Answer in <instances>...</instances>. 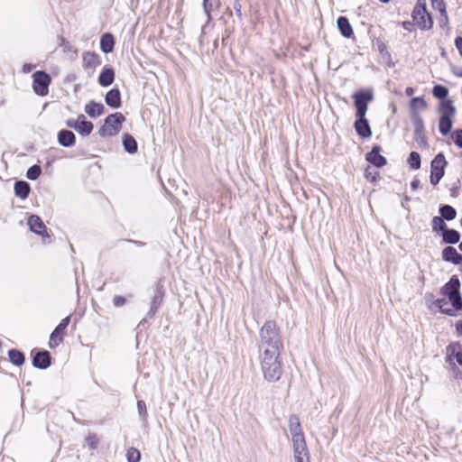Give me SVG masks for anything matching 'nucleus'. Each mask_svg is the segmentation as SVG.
<instances>
[{
    "label": "nucleus",
    "instance_id": "f257e3e1",
    "mask_svg": "<svg viewBox=\"0 0 462 462\" xmlns=\"http://www.w3.org/2000/svg\"><path fill=\"white\" fill-rule=\"evenodd\" d=\"M460 281L453 275L440 289L441 299H437L433 304L442 313L454 317L462 310V296L460 293Z\"/></svg>",
    "mask_w": 462,
    "mask_h": 462
},
{
    "label": "nucleus",
    "instance_id": "f03ea898",
    "mask_svg": "<svg viewBox=\"0 0 462 462\" xmlns=\"http://www.w3.org/2000/svg\"><path fill=\"white\" fill-rule=\"evenodd\" d=\"M356 109L355 129L357 134L363 138H368L372 135V131L368 121L365 119V114L368 103L373 99V94L369 90L356 92L353 97Z\"/></svg>",
    "mask_w": 462,
    "mask_h": 462
},
{
    "label": "nucleus",
    "instance_id": "7ed1b4c3",
    "mask_svg": "<svg viewBox=\"0 0 462 462\" xmlns=\"http://www.w3.org/2000/svg\"><path fill=\"white\" fill-rule=\"evenodd\" d=\"M260 359L264 378L269 382L278 381L282 374L280 348H265Z\"/></svg>",
    "mask_w": 462,
    "mask_h": 462
},
{
    "label": "nucleus",
    "instance_id": "20e7f679",
    "mask_svg": "<svg viewBox=\"0 0 462 462\" xmlns=\"http://www.w3.org/2000/svg\"><path fill=\"white\" fill-rule=\"evenodd\" d=\"M411 18L413 24L421 31H428L433 27V18L427 9L426 0H417L411 12Z\"/></svg>",
    "mask_w": 462,
    "mask_h": 462
},
{
    "label": "nucleus",
    "instance_id": "39448f33",
    "mask_svg": "<svg viewBox=\"0 0 462 462\" xmlns=\"http://www.w3.org/2000/svg\"><path fill=\"white\" fill-rule=\"evenodd\" d=\"M439 112L440 114L439 121V129L443 135H448L453 125V117L456 115V107L451 99H446L439 102Z\"/></svg>",
    "mask_w": 462,
    "mask_h": 462
},
{
    "label": "nucleus",
    "instance_id": "423d86ee",
    "mask_svg": "<svg viewBox=\"0 0 462 462\" xmlns=\"http://www.w3.org/2000/svg\"><path fill=\"white\" fill-rule=\"evenodd\" d=\"M125 120V117L120 112L109 115L105 119L104 125L98 130L99 135L102 137L116 135L120 132Z\"/></svg>",
    "mask_w": 462,
    "mask_h": 462
},
{
    "label": "nucleus",
    "instance_id": "0eeeda50",
    "mask_svg": "<svg viewBox=\"0 0 462 462\" xmlns=\"http://www.w3.org/2000/svg\"><path fill=\"white\" fill-rule=\"evenodd\" d=\"M262 344L274 346L280 343V331L275 321L268 320L260 329Z\"/></svg>",
    "mask_w": 462,
    "mask_h": 462
},
{
    "label": "nucleus",
    "instance_id": "6e6552de",
    "mask_svg": "<svg viewBox=\"0 0 462 462\" xmlns=\"http://www.w3.org/2000/svg\"><path fill=\"white\" fill-rule=\"evenodd\" d=\"M51 84V77L47 72L38 70L32 74V89L36 95L46 97Z\"/></svg>",
    "mask_w": 462,
    "mask_h": 462
},
{
    "label": "nucleus",
    "instance_id": "1a4fd4ad",
    "mask_svg": "<svg viewBox=\"0 0 462 462\" xmlns=\"http://www.w3.org/2000/svg\"><path fill=\"white\" fill-rule=\"evenodd\" d=\"M448 162L442 152L438 153L430 163V180L433 186H436L445 174V168Z\"/></svg>",
    "mask_w": 462,
    "mask_h": 462
},
{
    "label": "nucleus",
    "instance_id": "9d476101",
    "mask_svg": "<svg viewBox=\"0 0 462 462\" xmlns=\"http://www.w3.org/2000/svg\"><path fill=\"white\" fill-rule=\"evenodd\" d=\"M32 365L41 370L47 369L51 365V353L45 349L32 348L31 351Z\"/></svg>",
    "mask_w": 462,
    "mask_h": 462
},
{
    "label": "nucleus",
    "instance_id": "9b49d317",
    "mask_svg": "<svg viewBox=\"0 0 462 462\" xmlns=\"http://www.w3.org/2000/svg\"><path fill=\"white\" fill-rule=\"evenodd\" d=\"M289 430L291 434L292 445L306 443L304 434L301 430L300 421L296 414H291L289 418Z\"/></svg>",
    "mask_w": 462,
    "mask_h": 462
},
{
    "label": "nucleus",
    "instance_id": "f8f14e48",
    "mask_svg": "<svg viewBox=\"0 0 462 462\" xmlns=\"http://www.w3.org/2000/svg\"><path fill=\"white\" fill-rule=\"evenodd\" d=\"M70 322V317L68 316L62 319L60 324L56 327L50 337V346H58L63 342V337L66 335V329Z\"/></svg>",
    "mask_w": 462,
    "mask_h": 462
},
{
    "label": "nucleus",
    "instance_id": "ddd939ff",
    "mask_svg": "<svg viewBox=\"0 0 462 462\" xmlns=\"http://www.w3.org/2000/svg\"><path fill=\"white\" fill-rule=\"evenodd\" d=\"M28 226L32 232L42 236V238H43V239L50 238V236L47 232V227L39 216L32 215L28 218Z\"/></svg>",
    "mask_w": 462,
    "mask_h": 462
},
{
    "label": "nucleus",
    "instance_id": "4468645a",
    "mask_svg": "<svg viewBox=\"0 0 462 462\" xmlns=\"http://www.w3.org/2000/svg\"><path fill=\"white\" fill-rule=\"evenodd\" d=\"M382 148L374 145L371 152L365 154V160L376 168H383L387 164V160L381 154Z\"/></svg>",
    "mask_w": 462,
    "mask_h": 462
},
{
    "label": "nucleus",
    "instance_id": "2eb2a0df",
    "mask_svg": "<svg viewBox=\"0 0 462 462\" xmlns=\"http://www.w3.org/2000/svg\"><path fill=\"white\" fill-rule=\"evenodd\" d=\"M80 118L82 120H68L67 125L83 135L90 134L94 127L93 124L90 121L85 120L84 116H81Z\"/></svg>",
    "mask_w": 462,
    "mask_h": 462
},
{
    "label": "nucleus",
    "instance_id": "dca6fc26",
    "mask_svg": "<svg viewBox=\"0 0 462 462\" xmlns=\"http://www.w3.org/2000/svg\"><path fill=\"white\" fill-rule=\"evenodd\" d=\"M101 65L100 56L95 51H86L82 55V66L85 70H95Z\"/></svg>",
    "mask_w": 462,
    "mask_h": 462
},
{
    "label": "nucleus",
    "instance_id": "f3484780",
    "mask_svg": "<svg viewBox=\"0 0 462 462\" xmlns=\"http://www.w3.org/2000/svg\"><path fill=\"white\" fill-rule=\"evenodd\" d=\"M165 290L162 284L158 283L155 288L154 295L152 298L150 312L155 314L163 302Z\"/></svg>",
    "mask_w": 462,
    "mask_h": 462
},
{
    "label": "nucleus",
    "instance_id": "a211bd4d",
    "mask_svg": "<svg viewBox=\"0 0 462 462\" xmlns=\"http://www.w3.org/2000/svg\"><path fill=\"white\" fill-rule=\"evenodd\" d=\"M442 259L456 265L462 263V255L453 246H447L442 250Z\"/></svg>",
    "mask_w": 462,
    "mask_h": 462
},
{
    "label": "nucleus",
    "instance_id": "6ab92c4d",
    "mask_svg": "<svg viewBox=\"0 0 462 462\" xmlns=\"http://www.w3.org/2000/svg\"><path fill=\"white\" fill-rule=\"evenodd\" d=\"M292 446L295 462H310V453L306 443L294 444Z\"/></svg>",
    "mask_w": 462,
    "mask_h": 462
},
{
    "label": "nucleus",
    "instance_id": "aec40b11",
    "mask_svg": "<svg viewBox=\"0 0 462 462\" xmlns=\"http://www.w3.org/2000/svg\"><path fill=\"white\" fill-rule=\"evenodd\" d=\"M107 106L113 108H118L122 105L121 93L118 88L110 89L105 97Z\"/></svg>",
    "mask_w": 462,
    "mask_h": 462
},
{
    "label": "nucleus",
    "instance_id": "412c9836",
    "mask_svg": "<svg viewBox=\"0 0 462 462\" xmlns=\"http://www.w3.org/2000/svg\"><path fill=\"white\" fill-rule=\"evenodd\" d=\"M337 27L341 34L346 38H351L354 35L353 28L349 20L346 16H340L337 21Z\"/></svg>",
    "mask_w": 462,
    "mask_h": 462
},
{
    "label": "nucleus",
    "instance_id": "4be33fe9",
    "mask_svg": "<svg viewBox=\"0 0 462 462\" xmlns=\"http://www.w3.org/2000/svg\"><path fill=\"white\" fill-rule=\"evenodd\" d=\"M115 47V38L112 33L106 32L101 36L100 49L104 53H110Z\"/></svg>",
    "mask_w": 462,
    "mask_h": 462
},
{
    "label": "nucleus",
    "instance_id": "5701e85b",
    "mask_svg": "<svg viewBox=\"0 0 462 462\" xmlns=\"http://www.w3.org/2000/svg\"><path fill=\"white\" fill-rule=\"evenodd\" d=\"M115 80V70L112 68H104L98 77V83L102 87L110 86Z\"/></svg>",
    "mask_w": 462,
    "mask_h": 462
},
{
    "label": "nucleus",
    "instance_id": "b1692460",
    "mask_svg": "<svg viewBox=\"0 0 462 462\" xmlns=\"http://www.w3.org/2000/svg\"><path fill=\"white\" fill-rule=\"evenodd\" d=\"M59 143L64 147H69L75 144V134L69 130H61L58 134Z\"/></svg>",
    "mask_w": 462,
    "mask_h": 462
},
{
    "label": "nucleus",
    "instance_id": "393cba45",
    "mask_svg": "<svg viewBox=\"0 0 462 462\" xmlns=\"http://www.w3.org/2000/svg\"><path fill=\"white\" fill-rule=\"evenodd\" d=\"M431 6L433 9L437 10L440 14V23H444L447 24L448 23V16L447 13V6L444 0H430Z\"/></svg>",
    "mask_w": 462,
    "mask_h": 462
},
{
    "label": "nucleus",
    "instance_id": "a878e982",
    "mask_svg": "<svg viewBox=\"0 0 462 462\" xmlns=\"http://www.w3.org/2000/svg\"><path fill=\"white\" fill-rule=\"evenodd\" d=\"M104 106L101 103H97L95 101H90L85 106V112L90 117H97L104 113Z\"/></svg>",
    "mask_w": 462,
    "mask_h": 462
},
{
    "label": "nucleus",
    "instance_id": "bb28decb",
    "mask_svg": "<svg viewBox=\"0 0 462 462\" xmlns=\"http://www.w3.org/2000/svg\"><path fill=\"white\" fill-rule=\"evenodd\" d=\"M123 145L125 150L129 153H135L137 152V143L130 134L123 135Z\"/></svg>",
    "mask_w": 462,
    "mask_h": 462
},
{
    "label": "nucleus",
    "instance_id": "cd10ccee",
    "mask_svg": "<svg viewBox=\"0 0 462 462\" xmlns=\"http://www.w3.org/2000/svg\"><path fill=\"white\" fill-rule=\"evenodd\" d=\"M30 185L26 181H17L14 184V192L15 195L22 199H26L30 194Z\"/></svg>",
    "mask_w": 462,
    "mask_h": 462
},
{
    "label": "nucleus",
    "instance_id": "c85d7f7f",
    "mask_svg": "<svg viewBox=\"0 0 462 462\" xmlns=\"http://www.w3.org/2000/svg\"><path fill=\"white\" fill-rule=\"evenodd\" d=\"M442 239L446 244H457L459 242L460 234L455 229H445L442 232Z\"/></svg>",
    "mask_w": 462,
    "mask_h": 462
},
{
    "label": "nucleus",
    "instance_id": "c756f323",
    "mask_svg": "<svg viewBox=\"0 0 462 462\" xmlns=\"http://www.w3.org/2000/svg\"><path fill=\"white\" fill-rule=\"evenodd\" d=\"M8 356L10 362H12L14 365L17 366L22 365L25 360L23 353L16 348H10V350L8 351Z\"/></svg>",
    "mask_w": 462,
    "mask_h": 462
},
{
    "label": "nucleus",
    "instance_id": "7c9ffc66",
    "mask_svg": "<svg viewBox=\"0 0 462 462\" xmlns=\"http://www.w3.org/2000/svg\"><path fill=\"white\" fill-rule=\"evenodd\" d=\"M364 177L367 181L375 183L378 180H380L381 175L379 171L371 166H366L364 171Z\"/></svg>",
    "mask_w": 462,
    "mask_h": 462
},
{
    "label": "nucleus",
    "instance_id": "2f4dec72",
    "mask_svg": "<svg viewBox=\"0 0 462 462\" xmlns=\"http://www.w3.org/2000/svg\"><path fill=\"white\" fill-rule=\"evenodd\" d=\"M457 348H450V353L447 355L446 362L450 365H455L454 360L459 365H462V351H456ZM449 350V348H448Z\"/></svg>",
    "mask_w": 462,
    "mask_h": 462
},
{
    "label": "nucleus",
    "instance_id": "473e14b6",
    "mask_svg": "<svg viewBox=\"0 0 462 462\" xmlns=\"http://www.w3.org/2000/svg\"><path fill=\"white\" fill-rule=\"evenodd\" d=\"M439 213L441 215L440 217L448 221L455 219V217L457 216L456 209L449 205H445V206L441 207L439 208Z\"/></svg>",
    "mask_w": 462,
    "mask_h": 462
},
{
    "label": "nucleus",
    "instance_id": "72a5a7b5",
    "mask_svg": "<svg viewBox=\"0 0 462 462\" xmlns=\"http://www.w3.org/2000/svg\"><path fill=\"white\" fill-rule=\"evenodd\" d=\"M445 219L442 218L441 217H433L432 220H431V226H432V231L434 233H439L440 231H444L447 227V225L444 221Z\"/></svg>",
    "mask_w": 462,
    "mask_h": 462
},
{
    "label": "nucleus",
    "instance_id": "f704fd0d",
    "mask_svg": "<svg viewBox=\"0 0 462 462\" xmlns=\"http://www.w3.org/2000/svg\"><path fill=\"white\" fill-rule=\"evenodd\" d=\"M433 96L441 101L448 99V89L445 86L436 85L432 90Z\"/></svg>",
    "mask_w": 462,
    "mask_h": 462
},
{
    "label": "nucleus",
    "instance_id": "c9c22d12",
    "mask_svg": "<svg viewBox=\"0 0 462 462\" xmlns=\"http://www.w3.org/2000/svg\"><path fill=\"white\" fill-rule=\"evenodd\" d=\"M408 163L411 168L418 170L420 167V155L417 152H411L410 153Z\"/></svg>",
    "mask_w": 462,
    "mask_h": 462
},
{
    "label": "nucleus",
    "instance_id": "e433bc0d",
    "mask_svg": "<svg viewBox=\"0 0 462 462\" xmlns=\"http://www.w3.org/2000/svg\"><path fill=\"white\" fill-rule=\"evenodd\" d=\"M137 411L140 417V420L143 422H146L147 420V409H146V403L143 400L137 401Z\"/></svg>",
    "mask_w": 462,
    "mask_h": 462
},
{
    "label": "nucleus",
    "instance_id": "4c0bfd02",
    "mask_svg": "<svg viewBox=\"0 0 462 462\" xmlns=\"http://www.w3.org/2000/svg\"><path fill=\"white\" fill-rule=\"evenodd\" d=\"M141 458V454L138 449L134 448H131L126 452V459L127 462H139Z\"/></svg>",
    "mask_w": 462,
    "mask_h": 462
},
{
    "label": "nucleus",
    "instance_id": "58836bf2",
    "mask_svg": "<svg viewBox=\"0 0 462 462\" xmlns=\"http://www.w3.org/2000/svg\"><path fill=\"white\" fill-rule=\"evenodd\" d=\"M42 173V169L39 165H33L27 171L26 176L29 180H37Z\"/></svg>",
    "mask_w": 462,
    "mask_h": 462
},
{
    "label": "nucleus",
    "instance_id": "ea45409f",
    "mask_svg": "<svg viewBox=\"0 0 462 462\" xmlns=\"http://www.w3.org/2000/svg\"><path fill=\"white\" fill-rule=\"evenodd\" d=\"M86 443L90 450H94L97 448L98 439L95 433H89L86 438Z\"/></svg>",
    "mask_w": 462,
    "mask_h": 462
},
{
    "label": "nucleus",
    "instance_id": "a19ab883",
    "mask_svg": "<svg viewBox=\"0 0 462 462\" xmlns=\"http://www.w3.org/2000/svg\"><path fill=\"white\" fill-rule=\"evenodd\" d=\"M411 107L425 109L427 107V103L423 97H413L411 100Z\"/></svg>",
    "mask_w": 462,
    "mask_h": 462
},
{
    "label": "nucleus",
    "instance_id": "79ce46f5",
    "mask_svg": "<svg viewBox=\"0 0 462 462\" xmlns=\"http://www.w3.org/2000/svg\"><path fill=\"white\" fill-rule=\"evenodd\" d=\"M451 137L455 144L457 147L462 148V129L455 130Z\"/></svg>",
    "mask_w": 462,
    "mask_h": 462
},
{
    "label": "nucleus",
    "instance_id": "37998d69",
    "mask_svg": "<svg viewBox=\"0 0 462 462\" xmlns=\"http://www.w3.org/2000/svg\"><path fill=\"white\" fill-rule=\"evenodd\" d=\"M126 299L121 295H116L113 299V304L115 307H122L125 304Z\"/></svg>",
    "mask_w": 462,
    "mask_h": 462
},
{
    "label": "nucleus",
    "instance_id": "c03bdc74",
    "mask_svg": "<svg viewBox=\"0 0 462 462\" xmlns=\"http://www.w3.org/2000/svg\"><path fill=\"white\" fill-rule=\"evenodd\" d=\"M233 6H234L236 16L238 18H241L242 17V5L240 4V2L237 0L235 1Z\"/></svg>",
    "mask_w": 462,
    "mask_h": 462
},
{
    "label": "nucleus",
    "instance_id": "a18cd8bd",
    "mask_svg": "<svg viewBox=\"0 0 462 462\" xmlns=\"http://www.w3.org/2000/svg\"><path fill=\"white\" fill-rule=\"evenodd\" d=\"M455 45L458 50L459 54L462 56V37H457L455 40Z\"/></svg>",
    "mask_w": 462,
    "mask_h": 462
},
{
    "label": "nucleus",
    "instance_id": "49530a36",
    "mask_svg": "<svg viewBox=\"0 0 462 462\" xmlns=\"http://www.w3.org/2000/svg\"><path fill=\"white\" fill-rule=\"evenodd\" d=\"M33 68H34V65L30 64V63H25V64H23V69H23V72H24V73H29V72H31V71H32V69Z\"/></svg>",
    "mask_w": 462,
    "mask_h": 462
},
{
    "label": "nucleus",
    "instance_id": "de8ad7c7",
    "mask_svg": "<svg viewBox=\"0 0 462 462\" xmlns=\"http://www.w3.org/2000/svg\"><path fill=\"white\" fill-rule=\"evenodd\" d=\"M420 186V180L418 179H414L411 182V187L413 190H416Z\"/></svg>",
    "mask_w": 462,
    "mask_h": 462
},
{
    "label": "nucleus",
    "instance_id": "09e8293b",
    "mask_svg": "<svg viewBox=\"0 0 462 462\" xmlns=\"http://www.w3.org/2000/svg\"><path fill=\"white\" fill-rule=\"evenodd\" d=\"M456 330L458 336H462V320L456 323Z\"/></svg>",
    "mask_w": 462,
    "mask_h": 462
},
{
    "label": "nucleus",
    "instance_id": "8fccbe9b",
    "mask_svg": "<svg viewBox=\"0 0 462 462\" xmlns=\"http://www.w3.org/2000/svg\"><path fill=\"white\" fill-rule=\"evenodd\" d=\"M405 93L407 96H411L414 93V89L411 87L406 88Z\"/></svg>",
    "mask_w": 462,
    "mask_h": 462
},
{
    "label": "nucleus",
    "instance_id": "3c124183",
    "mask_svg": "<svg viewBox=\"0 0 462 462\" xmlns=\"http://www.w3.org/2000/svg\"><path fill=\"white\" fill-rule=\"evenodd\" d=\"M453 366V372L455 374V377L456 378H458L459 376V374H460V370L458 368L456 367V365H452Z\"/></svg>",
    "mask_w": 462,
    "mask_h": 462
},
{
    "label": "nucleus",
    "instance_id": "603ef678",
    "mask_svg": "<svg viewBox=\"0 0 462 462\" xmlns=\"http://www.w3.org/2000/svg\"><path fill=\"white\" fill-rule=\"evenodd\" d=\"M411 25V22H403L402 23V26L406 29V30H410V26Z\"/></svg>",
    "mask_w": 462,
    "mask_h": 462
},
{
    "label": "nucleus",
    "instance_id": "864d4df0",
    "mask_svg": "<svg viewBox=\"0 0 462 462\" xmlns=\"http://www.w3.org/2000/svg\"><path fill=\"white\" fill-rule=\"evenodd\" d=\"M422 130H423V125L421 122H420L419 125L416 128V134H418L419 132H421Z\"/></svg>",
    "mask_w": 462,
    "mask_h": 462
},
{
    "label": "nucleus",
    "instance_id": "5fc2aeb1",
    "mask_svg": "<svg viewBox=\"0 0 462 462\" xmlns=\"http://www.w3.org/2000/svg\"><path fill=\"white\" fill-rule=\"evenodd\" d=\"M382 3H388L390 2L391 0H380Z\"/></svg>",
    "mask_w": 462,
    "mask_h": 462
},
{
    "label": "nucleus",
    "instance_id": "6e6d98bb",
    "mask_svg": "<svg viewBox=\"0 0 462 462\" xmlns=\"http://www.w3.org/2000/svg\"><path fill=\"white\" fill-rule=\"evenodd\" d=\"M421 142H422L424 144H426V143H427V142H426L425 138H422Z\"/></svg>",
    "mask_w": 462,
    "mask_h": 462
},
{
    "label": "nucleus",
    "instance_id": "4d7b16f0",
    "mask_svg": "<svg viewBox=\"0 0 462 462\" xmlns=\"http://www.w3.org/2000/svg\"><path fill=\"white\" fill-rule=\"evenodd\" d=\"M459 249L462 251V242L459 245Z\"/></svg>",
    "mask_w": 462,
    "mask_h": 462
},
{
    "label": "nucleus",
    "instance_id": "13d9d810",
    "mask_svg": "<svg viewBox=\"0 0 462 462\" xmlns=\"http://www.w3.org/2000/svg\"><path fill=\"white\" fill-rule=\"evenodd\" d=\"M207 1H208V0H204V3L206 4V2H207Z\"/></svg>",
    "mask_w": 462,
    "mask_h": 462
}]
</instances>
